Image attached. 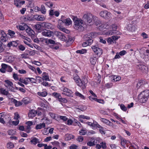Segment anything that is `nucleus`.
<instances>
[{"label":"nucleus","instance_id":"obj_9","mask_svg":"<svg viewBox=\"0 0 149 149\" xmlns=\"http://www.w3.org/2000/svg\"><path fill=\"white\" fill-rule=\"evenodd\" d=\"M100 15L101 17L107 19L110 18L111 16V13L106 10L101 11L100 13Z\"/></svg>","mask_w":149,"mask_h":149},{"label":"nucleus","instance_id":"obj_13","mask_svg":"<svg viewBox=\"0 0 149 149\" xmlns=\"http://www.w3.org/2000/svg\"><path fill=\"white\" fill-rule=\"evenodd\" d=\"M14 4L17 7H21L22 5L24 4L25 1H21L20 0H14Z\"/></svg>","mask_w":149,"mask_h":149},{"label":"nucleus","instance_id":"obj_39","mask_svg":"<svg viewBox=\"0 0 149 149\" xmlns=\"http://www.w3.org/2000/svg\"><path fill=\"white\" fill-rule=\"evenodd\" d=\"M38 94L40 96L45 97L47 95V93L45 91L42 92H38Z\"/></svg>","mask_w":149,"mask_h":149},{"label":"nucleus","instance_id":"obj_58","mask_svg":"<svg viewBox=\"0 0 149 149\" xmlns=\"http://www.w3.org/2000/svg\"><path fill=\"white\" fill-rule=\"evenodd\" d=\"M29 101L26 97H25L23 98L22 100V102H23L25 104H27L29 103Z\"/></svg>","mask_w":149,"mask_h":149},{"label":"nucleus","instance_id":"obj_44","mask_svg":"<svg viewBox=\"0 0 149 149\" xmlns=\"http://www.w3.org/2000/svg\"><path fill=\"white\" fill-rule=\"evenodd\" d=\"M53 96H54L55 97L58 98V100L61 97V95L59 93L54 92L52 93Z\"/></svg>","mask_w":149,"mask_h":149},{"label":"nucleus","instance_id":"obj_45","mask_svg":"<svg viewBox=\"0 0 149 149\" xmlns=\"http://www.w3.org/2000/svg\"><path fill=\"white\" fill-rule=\"evenodd\" d=\"M87 50L85 49H82L80 50H78L76 51V52L77 53H80L81 54H84L86 53Z\"/></svg>","mask_w":149,"mask_h":149},{"label":"nucleus","instance_id":"obj_32","mask_svg":"<svg viewBox=\"0 0 149 149\" xmlns=\"http://www.w3.org/2000/svg\"><path fill=\"white\" fill-rule=\"evenodd\" d=\"M8 38H13L14 35L15 34V33L13 31L10 30L8 31Z\"/></svg>","mask_w":149,"mask_h":149},{"label":"nucleus","instance_id":"obj_53","mask_svg":"<svg viewBox=\"0 0 149 149\" xmlns=\"http://www.w3.org/2000/svg\"><path fill=\"white\" fill-rule=\"evenodd\" d=\"M120 107V109L124 111H126L127 110V107L123 104H121Z\"/></svg>","mask_w":149,"mask_h":149},{"label":"nucleus","instance_id":"obj_46","mask_svg":"<svg viewBox=\"0 0 149 149\" xmlns=\"http://www.w3.org/2000/svg\"><path fill=\"white\" fill-rule=\"evenodd\" d=\"M121 79V77L119 76H114L113 77V80L114 81H117L120 80Z\"/></svg>","mask_w":149,"mask_h":149},{"label":"nucleus","instance_id":"obj_50","mask_svg":"<svg viewBox=\"0 0 149 149\" xmlns=\"http://www.w3.org/2000/svg\"><path fill=\"white\" fill-rule=\"evenodd\" d=\"M14 146V145L13 143L11 142H9L7 144V147L8 148H12Z\"/></svg>","mask_w":149,"mask_h":149},{"label":"nucleus","instance_id":"obj_63","mask_svg":"<svg viewBox=\"0 0 149 149\" xmlns=\"http://www.w3.org/2000/svg\"><path fill=\"white\" fill-rule=\"evenodd\" d=\"M100 144L101 145V147H102V148L105 149L106 148L107 146L105 142H102L101 143H100Z\"/></svg>","mask_w":149,"mask_h":149},{"label":"nucleus","instance_id":"obj_5","mask_svg":"<svg viewBox=\"0 0 149 149\" xmlns=\"http://www.w3.org/2000/svg\"><path fill=\"white\" fill-rule=\"evenodd\" d=\"M87 83V79L86 78L83 77L81 79H80V80H79L77 84L83 89H84L85 88Z\"/></svg>","mask_w":149,"mask_h":149},{"label":"nucleus","instance_id":"obj_3","mask_svg":"<svg viewBox=\"0 0 149 149\" xmlns=\"http://www.w3.org/2000/svg\"><path fill=\"white\" fill-rule=\"evenodd\" d=\"M93 17V16L91 14L89 13H86L83 15L82 18L83 20L84 21L86 24H89L92 22Z\"/></svg>","mask_w":149,"mask_h":149},{"label":"nucleus","instance_id":"obj_49","mask_svg":"<svg viewBox=\"0 0 149 149\" xmlns=\"http://www.w3.org/2000/svg\"><path fill=\"white\" fill-rule=\"evenodd\" d=\"M47 38H40V42H42L43 43H46L47 44Z\"/></svg>","mask_w":149,"mask_h":149},{"label":"nucleus","instance_id":"obj_11","mask_svg":"<svg viewBox=\"0 0 149 149\" xmlns=\"http://www.w3.org/2000/svg\"><path fill=\"white\" fill-rule=\"evenodd\" d=\"M42 27L48 29H52L54 28L53 25L49 23L43 22L42 23Z\"/></svg>","mask_w":149,"mask_h":149},{"label":"nucleus","instance_id":"obj_1","mask_svg":"<svg viewBox=\"0 0 149 149\" xmlns=\"http://www.w3.org/2000/svg\"><path fill=\"white\" fill-rule=\"evenodd\" d=\"M72 19L74 22V28L77 30L80 29L81 30L83 29L84 27L82 25L83 23V20L79 19L76 17H74Z\"/></svg>","mask_w":149,"mask_h":149},{"label":"nucleus","instance_id":"obj_17","mask_svg":"<svg viewBox=\"0 0 149 149\" xmlns=\"http://www.w3.org/2000/svg\"><path fill=\"white\" fill-rule=\"evenodd\" d=\"M105 34L107 35L111 36L113 35L114 34H118L119 32L118 31H113L112 30H108L105 33Z\"/></svg>","mask_w":149,"mask_h":149},{"label":"nucleus","instance_id":"obj_54","mask_svg":"<svg viewBox=\"0 0 149 149\" xmlns=\"http://www.w3.org/2000/svg\"><path fill=\"white\" fill-rule=\"evenodd\" d=\"M29 80L30 82L32 83H36L37 81L36 79L33 78L29 77Z\"/></svg>","mask_w":149,"mask_h":149},{"label":"nucleus","instance_id":"obj_26","mask_svg":"<svg viewBox=\"0 0 149 149\" xmlns=\"http://www.w3.org/2000/svg\"><path fill=\"white\" fill-rule=\"evenodd\" d=\"M141 94L148 98L149 96V90H146L141 93Z\"/></svg>","mask_w":149,"mask_h":149},{"label":"nucleus","instance_id":"obj_22","mask_svg":"<svg viewBox=\"0 0 149 149\" xmlns=\"http://www.w3.org/2000/svg\"><path fill=\"white\" fill-rule=\"evenodd\" d=\"M37 112L34 110H32L30 111L28 114L29 117L32 118L34 117L36 115Z\"/></svg>","mask_w":149,"mask_h":149},{"label":"nucleus","instance_id":"obj_55","mask_svg":"<svg viewBox=\"0 0 149 149\" xmlns=\"http://www.w3.org/2000/svg\"><path fill=\"white\" fill-rule=\"evenodd\" d=\"M24 19L25 21H27L28 20H31L32 18L29 15H26L24 17Z\"/></svg>","mask_w":149,"mask_h":149},{"label":"nucleus","instance_id":"obj_61","mask_svg":"<svg viewBox=\"0 0 149 149\" xmlns=\"http://www.w3.org/2000/svg\"><path fill=\"white\" fill-rule=\"evenodd\" d=\"M111 28L112 30L113 31V30L114 31H117L116 30L117 29V26L116 24H112L111 26Z\"/></svg>","mask_w":149,"mask_h":149},{"label":"nucleus","instance_id":"obj_16","mask_svg":"<svg viewBox=\"0 0 149 149\" xmlns=\"http://www.w3.org/2000/svg\"><path fill=\"white\" fill-rule=\"evenodd\" d=\"M26 32L28 34L29 36H31V37H33L34 36V31L30 28H28L26 29Z\"/></svg>","mask_w":149,"mask_h":149},{"label":"nucleus","instance_id":"obj_6","mask_svg":"<svg viewBox=\"0 0 149 149\" xmlns=\"http://www.w3.org/2000/svg\"><path fill=\"white\" fill-rule=\"evenodd\" d=\"M42 35L44 36L50 37L54 35V32L49 30L44 29L41 31Z\"/></svg>","mask_w":149,"mask_h":149},{"label":"nucleus","instance_id":"obj_30","mask_svg":"<svg viewBox=\"0 0 149 149\" xmlns=\"http://www.w3.org/2000/svg\"><path fill=\"white\" fill-rule=\"evenodd\" d=\"M74 136L71 134H67L65 135V139L66 140H70L74 138Z\"/></svg>","mask_w":149,"mask_h":149},{"label":"nucleus","instance_id":"obj_4","mask_svg":"<svg viewBox=\"0 0 149 149\" xmlns=\"http://www.w3.org/2000/svg\"><path fill=\"white\" fill-rule=\"evenodd\" d=\"M140 53L141 58L146 60H149V50L142 49L140 50Z\"/></svg>","mask_w":149,"mask_h":149},{"label":"nucleus","instance_id":"obj_47","mask_svg":"<svg viewBox=\"0 0 149 149\" xmlns=\"http://www.w3.org/2000/svg\"><path fill=\"white\" fill-rule=\"evenodd\" d=\"M8 37V36H1V40L3 42H6L7 40Z\"/></svg>","mask_w":149,"mask_h":149},{"label":"nucleus","instance_id":"obj_60","mask_svg":"<svg viewBox=\"0 0 149 149\" xmlns=\"http://www.w3.org/2000/svg\"><path fill=\"white\" fill-rule=\"evenodd\" d=\"M14 115V119L16 120H19L18 119L20 117L19 115L17 113H15Z\"/></svg>","mask_w":149,"mask_h":149},{"label":"nucleus","instance_id":"obj_36","mask_svg":"<svg viewBox=\"0 0 149 149\" xmlns=\"http://www.w3.org/2000/svg\"><path fill=\"white\" fill-rule=\"evenodd\" d=\"M0 91L1 93L5 95H8L9 94L8 91H6V89L3 88H1L0 89Z\"/></svg>","mask_w":149,"mask_h":149},{"label":"nucleus","instance_id":"obj_21","mask_svg":"<svg viewBox=\"0 0 149 149\" xmlns=\"http://www.w3.org/2000/svg\"><path fill=\"white\" fill-rule=\"evenodd\" d=\"M17 42H18V41H10L8 43L7 45V47H10L12 46L14 47H16L18 45Z\"/></svg>","mask_w":149,"mask_h":149},{"label":"nucleus","instance_id":"obj_52","mask_svg":"<svg viewBox=\"0 0 149 149\" xmlns=\"http://www.w3.org/2000/svg\"><path fill=\"white\" fill-rule=\"evenodd\" d=\"M73 79L77 83V84H78L79 80H80V79H79V77L78 76H74L73 77Z\"/></svg>","mask_w":149,"mask_h":149},{"label":"nucleus","instance_id":"obj_7","mask_svg":"<svg viewBox=\"0 0 149 149\" xmlns=\"http://www.w3.org/2000/svg\"><path fill=\"white\" fill-rule=\"evenodd\" d=\"M61 90L64 92L62 93L63 95L70 97L72 96V92L70 89L63 87L62 88Z\"/></svg>","mask_w":149,"mask_h":149},{"label":"nucleus","instance_id":"obj_31","mask_svg":"<svg viewBox=\"0 0 149 149\" xmlns=\"http://www.w3.org/2000/svg\"><path fill=\"white\" fill-rule=\"evenodd\" d=\"M26 124V125L25 126V128L27 129H31V126L33 125V123L31 121H28L27 122Z\"/></svg>","mask_w":149,"mask_h":149},{"label":"nucleus","instance_id":"obj_10","mask_svg":"<svg viewBox=\"0 0 149 149\" xmlns=\"http://www.w3.org/2000/svg\"><path fill=\"white\" fill-rule=\"evenodd\" d=\"M56 35L59 39L62 41H65L67 40L65 36V35H66V34L57 31L56 32Z\"/></svg>","mask_w":149,"mask_h":149},{"label":"nucleus","instance_id":"obj_20","mask_svg":"<svg viewBox=\"0 0 149 149\" xmlns=\"http://www.w3.org/2000/svg\"><path fill=\"white\" fill-rule=\"evenodd\" d=\"M41 76L42 77V79L43 80L50 81V80L49 79V76L48 73L44 72L42 74Z\"/></svg>","mask_w":149,"mask_h":149},{"label":"nucleus","instance_id":"obj_33","mask_svg":"<svg viewBox=\"0 0 149 149\" xmlns=\"http://www.w3.org/2000/svg\"><path fill=\"white\" fill-rule=\"evenodd\" d=\"M39 139L36 137H34L31 141V142L34 145L36 144L37 143H39Z\"/></svg>","mask_w":149,"mask_h":149},{"label":"nucleus","instance_id":"obj_57","mask_svg":"<svg viewBox=\"0 0 149 149\" xmlns=\"http://www.w3.org/2000/svg\"><path fill=\"white\" fill-rule=\"evenodd\" d=\"M18 48L19 49L22 51L24 50L25 49V47L22 45H20L18 46Z\"/></svg>","mask_w":149,"mask_h":149},{"label":"nucleus","instance_id":"obj_14","mask_svg":"<svg viewBox=\"0 0 149 149\" xmlns=\"http://www.w3.org/2000/svg\"><path fill=\"white\" fill-rule=\"evenodd\" d=\"M138 97L139 100V102L142 103L146 102L148 99L145 96H144L140 94L138 95Z\"/></svg>","mask_w":149,"mask_h":149},{"label":"nucleus","instance_id":"obj_12","mask_svg":"<svg viewBox=\"0 0 149 149\" xmlns=\"http://www.w3.org/2000/svg\"><path fill=\"white\" fill-rule=\"evenodd\" d=\"M109 24L108 22L100 24L98 26V29L101 31H104V29L108 28V27H107V26H109Z\"/></svg>","mask_w":149,"mask_h":149},{"label":"nucleus","instance_id":"obj_24","mask_svg":"<svg viewBox=\"0 0 149 149\" xmlns=\"http://www.w3.org/2000/svg\"><path fill=\"white\" fill-rule=\"evenodd\" d=\"M11 101L15 104L16 107L19 106L21 105L22 104V102L17 101L16 100L13 98L12 99Z\"/></svg>","mask_w":149,"mask_h":149},{"label":"nucleus","instance_id":"obj_8","mask_svg":"<svg viewBox=\"0 0 149 149\" xmlns=\"http://www.w3.org/2000/svg\"><path fill=\"white\" fill-rule=\"evenodd\" d=\"M91 48L95 53L98 56H100L102 53V49L96 46H92Z\"/></svg>","mask_w":149,"mask_h":149},{"label":"nucleus","instance_id":"obj_2","mask_svg":"<svg viewBox=\"0 0 149 149\" xmlns=\"http://www.w3.org/2000/svg\"><path fill=\"white\" fill-rule=\"evenodd\" d=\"M84 39L86 40L82 44L83 47H85L89 45H91L93 42V40L92 39L91 33H88L85 35L83 37Z\"/></svg>","mask_w":149,"mask_h":149},{"label":"nucleus","instance_id":"obj_34","mask_svg":"<svg viewBox=\"0 0 149 149\" xmlns=\"http://www.w3.org/2000/svg\"><path fill=\"white\" fill-rule=\"evenodd\" d=\"M127 29L129 31L132 32L134 31L135 30V26L131 24L128 25Z\"/></svg>","mask_w":149,"mask_h":149},{"label":"nucleus","instance_id":"obj_41","mask_svg":"<svg viewBox=\"0 0 149 149\" xmlns=\"http://www.w3.org/2000/svg\"><path fill=\"white\" fill-rule=\"evenodd\" d=\"M75 95L76 96L80 97L81 98L84 100L85 98L84 96L78 91L75 93Z\"/></svg>","mask_w":149,"mask_h":149},{"label":"nucleus","instance_id":"obj_64","mask_svg":"<svg viewBox=\"0 0 149 149\" xmlns=\"http://www.w3.org/2000/svg\"><path fill=\"white\" fill-rule=\"evenodd\" d=\"M127 53V52L126 51L123 50L120 52L119 53V54L121 56H123L125 55Z\"/></svg>","mask_w":149,"mask_h":149},{"label":"nucleus","instance_id":"obj_35","mask_svg":"<svg viewBox=\"0 0 149 149\" xmlns=\"http://www.w3.org/2000/svg\"><path fill=\"white\" fill-rule=\"evenodd\" d=\"M40 11L43 14H45L46 13V10L43 5H42L40 8Z\"/></svg>","mask_w":149,"mask_h":149},{"label":"nucleus","instance_id":"obj_62","mask_svg":"<svg viewBox=\"0 0 149 149\" xmlns=\"http://www.w3.org/2000/svg\"><path fill=\"white\" fill-rule=\"evenodd\" d=\"M87 145L89 146H95L94 143L93 141H89L87 143Z\"/></svg>","mask_w":149,"mask_h":149},{"label":"nucleus","instance_id":"obj_15","mask_svg":"<svg viewBox=\"0 0 149 149\" xmlns=\"http://www.w3.org/2000/svg\"><path fill=\"white\" fill-rule=\"evenodd\" d=\"M33 18L36 20L39 21H43L45 19L43 15H36L33 16Z\"/></svg>","mask_w":149,"mask_h":149},{"label":"nucleus","instance_id":"obj_23","mask_svg":"<svg viewBox=\"0 0 149 149\" xmlns=\"http://www.w3.org/2000/svg\"><path fill=\"white\" fill-rule=\"evenodd\" d=\"M120 139L121 140L120 143L121 145L124 148H125V144L127 143L128 141L121 136L120 137Z\"/></svg>","mask_w":149,"mask_h":149},{"label":"nucleus","instance_id":"obj_51","mask_svg":"<svg viewBox=\"0 0 149 149\" xmlns=\"http://www.w3.org/2000/svg\"><path fill=\"white\" fill-rule=\"evenodd\" d=\"M29 54L27 53H23L21 54V57L23 58H28Z\"/></svg>","mask_w":149,"mask_h":149},{"label":"nucleus","instance_id":"obj_38","mask_svg":"<svg viewBox=\"0 0 149 149\" xmlns=\"http://www.w3.org/2000/svg\"><path fill=\"white\" fill-rule=\"evenodd\" d=\"M42 24L41 25L40 24H38L34 25L35 28L39 31V32L41 31L42 28Z\"/></svg>","mask_w":149,"mask_h":149},{"label":"nucleus","instance_id":"obj_37","mask_svg":"<svg viewBox=\"0 0 149 149\" xmlns=\"http://www.w3.org/2000/svg\"><path fill=\"white\" fill-rule=\"evenodd\" d=\"M145 84V82L144 80H139L137 84V86L139 88L142 85H144Z\"/></svg>","mask_w":149,"mask_h":149},{"label":"nucleus","instance_id":"obj_42","mask_svg":"<svg viewBox=\"0 0 149 149\" xmlns=\"http://www.w3.org/2000/svg\"><path fill=\"white\" fill-rule=\"evenodd\" d=\"M8 133L9 135L13 136L15 134L16 131L13 130L11 129L8 131Z\"/></svg>","mask_w":149,"mask_h":149},{"label":"nucleus","instance_id":"obj_29","mask_svg":"<svg viewBox=\"0 0 149 149\" xmlns=\"http://www.w3.org/2000/svg\"><path fill=\"white\" fill-rule=\"evenodd\" d=\"M45 123H42L37 125L36 127V130L40 129L42 128H45Z\"/></svg>","mask_w":149,"mask_h":149},{"label":"nucleus","instance_id":"obj_59","mask_svg":"<svg viewBox=\"0 0 149 149\" xmlns=\"http://www.w3.org/2000/svg\"><path fill=\"white\" fill-rule=\"evenodd\" d=\"M79 134L81 135H84L86 134V130H81L79 132Z\"/></svg>","mask_w":149,"mask_h":149},{"label":"nucleus","instance_id":"obj_19","mask_svg":"<svg viewBox=\"0 0 149 149\" xmlns=\"http://www.w3.org/2000/svg\"><path fill=\"white\" fill-rule=\"evenodd\" d=\"M137 69L140 70L143 72H146L147 70V67L143 65H138L137 67Z\"/></svg>","mask_w":149,"mask_h":149},{"label":"nucleus","instance_id":"obj_28","mask_svg":"<svg viewBox=\"0 0 149 149\" xmlns=\"http://www.w3.org/2000/svg\"><path fill=\"white\" fill-rule=\"evenodd\" d=\"M4 82L5 83L4 85L7 88H9L10 86H11V85H13V83L11 81L8 80H5Z\"/></svg>","mask_w":149,"mask_h":149},{"label":"nucleus","instance_id":"obj_40","mask_svg":"<svg viewBox=\"0 0 149 149\" xmlns=\"http://www.w3.org/2000/svg\"><path fill=\"white\" fill-rule=\"evenodd\" d=\"M100 118H101L100 120L102 122L108 125L110 124L111 122L108 120L104 118H101L100 117Z\"/></svg>","mask_w":149,"mask_h":149},{"label":"nucleus","instance_id":"obj_56","mask_svg":"<svg viewBox=\"0 0 149 149\" xmlns=\"http://www.w3.org/2000/svg\"><path fill=\"white\" fill-rule=\"evenodd\" d=\"M55 43V42L54 40L51 39H48L47 40V44H54Z\"/></svg>","mask_w":149,"mask_h":149},{"label":"nucleus","instance_id":"obj_48","mask_svg":"<svg viewBox=\"0 0 149 149\" xmlns=\"http://www.w3.org/2000/svg\"><path fill=\"white\" fill-rule=\"evenodd\" d=\"M45 5L50 8H53V7L54 5L53 3L52 2H47L45 3ZM54 8V7L53 8Z\"/></svg>","mask_w":149,"mask_h":149},{"label":"nucleus","instance_id":"obj_43","mask_svg":"<svg viewBox=\"0 0 149 149\" xmlns=\"http://www.w3.org/2000/svg\"><path fill=\"white\" fill-rule=\"evenodd\" d=\"M58 100L59 102H61V104H62V102L66 103L68 102L67 100L65 98H62L61 96Z\"/></svg>","mask_w":149,"mask_h":149},{"label":"nucleus","instance_id":"obj_27","mask_svg":"<svg viewBox=\"0 0 149 149\" xmlns=\"http://www.w3.org/2000/svg\"><path fill=\"white\" fill-rule=\"evenodd\" d=\"M29 77H26L25 79H23L22 78H20L19 79V81L22 83H23L25 85H27L28 84V81L29 80Z\"/></svg>","mask_w":149,"mask_h":149},{"label":"nucleus","instance_id":"obj_25","mask_svg":"<svg viewBox=\"0 0 149 149\" xmlns=\"http://www.w3.org/2000/svg\"><path fill=\"white\" fill-rule=\"evenodd\" d=\"M62 21L67 25H70L72 24V21L69 18H67L65 19H62Z\"/></svg>","mask_w":149,"mask_h":149},{"label":"nucleus","instance_id":"obj_18","mask_svg":"<svg viewBox=\"0 0 149 149\" xmlns=\"http://www.w3.org/2000/svg\"><path fill=\"white\" fill-rule=\"evenodd\" d=\"M90 61L91 63L93 65H95L97 61V58L96 55L94 54L91 56L90 57Z\"/></svg>","mask_w":149,"mask_h":149}]
</instances>
